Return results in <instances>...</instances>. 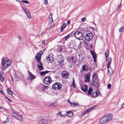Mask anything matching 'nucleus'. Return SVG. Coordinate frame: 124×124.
<instances>
[{
    "label": "nucleus",
    "instance_id": "1",
    "mask_svg": "<svg viewBox=\"0 0 124 124\" xmlns=\"http://www.w3.org/2000/svg\"><path fill=\"white\" fill-rule=\"evenodd\" d=\"M11 62L10 60H8L5 61V58H3L2 59L1 65L2 66L3 69L5 70L11 64Z\"/></svg>",
    "mask_w": 124,
    "mask_h": 124
},
{
    "label": "nucleus",
    "instance_id": "2",
    "mask_svg": "<svg viewBox=\"0 0 124 124\" xmlns=\"http://www.w3.org/2000/svg\"><path fill=\"white\" fill-rule=\"evenodd\" d=\"M56 58L58 62L59 63V65L60 66H61L64 64V59L61 54L58 55Z\"/></svg>",
    "mask_w": 124,
    "mask_h": 124
},
{
    "label": "nucleus",
    "instance_id": "3",
    "mask_svg": "<svg viewBox=\"0 0 124 124\" xmlns=\"http://www.w3.org/2000/svg\"><path fill=\"white\" fill-rule=\"evenodd\" d=\"M99 81L97 75L95 73L93 74V86L96 88L98 87L99 86L98 83Z\"/></svg>",
    "mask_w": 124,
    "mask_h": 124
},
{
    "label": "nucleus",
    "instance_id": "4",
    "mask_svg": "<svg viewBox=\"0 0 124 124\" xmlns=\"http://www.w3.org/2000/svg\"><path fill=\"white\" fill-rule=\"evenodd\" d=\"M74 36L79 40H83L84 38L83 34L80 32L77 31L74 34Z\"/></svg>",
    "mask_w": 124,
    "mask_h": 124
},
{
    "label": "nucleus",
    "instance_id": "5",
    "mask_svg": "<svg viewBox=\"0 0 124 124\" xmlns=\"http://www.w3.org/2000/svg\"><path fill=\"white\" fill-rule=\"evenodd\" d=\"M62 87V84L59 82H56L54 84L52 88L54 89L58 90L60 89Z\"/></svg>",
    "mask_w": 124,
    "mask_h": 124
},
{
    "label": "nucleus",
    "instance_id": "6",
    "mask_svg": "<svg viewBox=\"0 0 124 124\" xmlns=\"http://www.w3.org/2000/svg\"><path fill=\"white\" fill-rule=\"evenodd\" d=\"M93 38V34L91 33L87 34L85 36V40L88 41H90Z\"/></svg>",
    "mask_w": 124,
    "mask_h": 124
},
{
    "label": "nucleus",
    "instance_id": "7",
    "mask_svg": "<svg viewBox=\"0 0 124 124\" xmlns=\"http://www.w3.org/2000/svg\"><path fill=\"white\" fill-rule=\"evenodd\" d=\"M44 80L45 84L49 85L51 83L52 79L50 77L48 76L45 77Z\"/></svg>",
    "mask_w": 124,
    "mask_h": 124
},
{
    "label": "nucleus",
    "instance_id": "8",
    "mask_svg": "<svg viewBox=\"0 0 124 124\" xmlns=\"http://www.w3.org/2000/svg\"><path fill=\"white\" fill-rule=\"evenodd\" d=\"M107 122L110 121L112 118V115L110 114H108L104 116Z\"/></svg>",
    "mask_w": 124,
    "mask_h": 124
},
{
    "label": "nucleus",
    "instance_id": "9",
    "mask_svg": "<svg viewBox=\"0 0 124 124\" xmlns=\"http://www.w3.org/2000/svg\"><path fill=\"white\" fill-rule=\"evenodd\" d=\"M107 122L110 121L112 118V115L110 114H108L104 116Z\"/></svg>",
    "mask_w": 124,
    "mask_h": 124
},
{
    "label": "nucleus",
    "instance_id": "10",
    "mask_svg": "<svg viewBox=\"0 0 124 124\" xmlns=\"http://www.w3.org/2000/svg\"><path fill=\"white\" fill-rule=\"evenodd\" d=\"M69 75V73L66 71H64L62 72L61 73V76L62 77L64 78H67Z\"/></svg>",
    "mask_w": 124,
    "mask_h": 124
},
{
    "label": "nucleus",
    "instance_id": "11",
    "mask_svg": "<svg viewBox=\"0 0 124 124\" xmlns=\"http://www.w3.org/2000/svg\"><path fill=\"white\" fill-rule=\"evenodd\" d=\"M77 60V58L74 57H72L69 58L68 60V62L71 63H74L76 65V60Z\"/></svg>",
    "mask_w": 124,
    "mask_h": 124
},
{
    "label": "nucleus",
    "instance_id": "12",
    "mask_svg": "<svg viewBox=\"0 0 124 124\" xmlns=\"http://www.w3.org/2000/svg\"><path fill=\"white\" fill-rule=\"evenodd\" d=\"M29 77L28 79L30 80H32L36 78V76L33 75L29 70L28 71Z\"/></svg>",
    "mask_w": 124,
    "mask_h": 124
},
{
    "label": "nucleus",
    "instance_id": "13",
    "mask_svg": "<svg viewBox=\"0 0 124 124\" xmlns=\"http://www.w3.org/2000/svg\"><path fill=\"white\" fill-rule=\"evenodd\" d=\"M46 59L47 62L49 63H51L52 62L54 61V58L53 57L51 56L46 57Z\"/></svg>",
    "mask_w": 124,
    "mask_h": 124
},
{
    "label": "nucleus",
    "instance_id": "14",
    "mask_svg": "<svg viewBox=\"0 0 124 124\" xmlns=\"http://www.w3.org/2000/svg\"><path fill=\"white\" fill-rule=\"evenodd\" d=\"M78 56H79V60L80 62L82 63L85 62V57L84 55L81 54H79Z\"/></svg>",
    "mask_w": 124,
    "mask_h": 124
},
{
    "label": "nucleus",
    "instance_id": "15",
    "mask_svg": "<svg viewBox=\"0 0 124 124\" xmlns=\"http://www.w3.org/2000/svg\"><path fill=\"white\" fill-rule=\"evenodd\" d=\"M108 73L109 74V75L111 76L113 73L114 71L110 67V66L109 67L108 66Z\"/></svg>",
    "mask_w": 124,
    "mask_h": 124
},
{
    "label": "nucleus",
    "instance_id": "16",
    "mask_svg": "<svg viewBox=\"0 0 124 124\" xmlns=\"http://www.w3.org/2000/svg\"><path fill=\"white\" fill-rule=\"evenodd\" d=\"M39 124H47V122L46 120L42 119L39 121Z\"/></svg>",
    "mask_w": 124,
    "mask_h": 124
},
{
    "label": "nucleus",
    "instance_id": "17",
    "mask_svg": "<svg viewBox=\"0 0 124 124\" xmlns=\"http://www.w3.org/2000/svg\"><path fill=\"white\" fill-rule=\"evenodd\" d=\"M100 123L102 124H105L107 122L104 116L100 119Z\"/></svg>",
    "mask_w": 124,
    "mask_h": 124
},
{
    "label": "nucleus",
    "instance_id": "18",
    "mask_svg": "<svg viewBox=\"0 0 124 124\" xmlns=\"http://www.w3.org/2000/svg\"><path fill=\"white\" fill-rule=\"evenodd\" d=\"M93 109V107L87 109L83 112L82 114V116H83L85 114H86L91 111L92 109Z\"/></svg>",
    "mask_w": 124,
    "mask_h": 124
},
{
    "label": "nucleus",
    "instance_id": "19",
    "mask_svg": "<svg viewBox=\"0 0 124 124\" xmlns=\"http://www.w3.org/2000/svg\"><path fill=\"white\" fill-rule=\"evenodd\" d=\"M99 95V91L98 89H96L95 91L93 92V97H96Z\"/></svg>",
    "mask_w": 124,
    "mask_h": 124
},
{
    "label": "nucleus",
    "instance_id": "20",
    "mask_svg": "<svg viewBox=\"0 0 124 124\" xmlns=\"http://www.w3.org/2000/svg\"><path fill=\"white\" fill-rule=\"evenodd\" d=\"M90 74H87L85 77V82H89L90 81Z\"/></svg>",
    "mask_w": 124,
    "mask_h": 124
},
{
    "label": "nucleus",
    "instance_id": "21",
    "mask_svg": "<svg viewBox=\"0 0 124 124\" xmlns=\"http://www.w3.org/2000/svg\"><path fill=\"white\" fill-rule=\"evenodd\" d=\"M87 86L86 85H83L81 87L82 90L84 92H86L87 90Z\"/></svg>",
    "mask_w": 124,
    "mask_h": 124
},
{
    "label": "nucleus",
    "instance_id": "22",
    "mask_svg": "<svg viewBox=\"0 0 124 124\" xmlns=\"http://www.w3.org/2000/svg\"><path fill=\"white\" fill-rule=\"evenodd\" d=\"M82 69L84 71H86L88 70V67L87 65H84L82 66Z\"/></svg>",
    "mask_w": 124,
    "mask_h": 124
},
{
    "label": "nucleus",
    "instance_id": "23",
    "mask_svg": "<svg viewBox=\"0 0 124 124\" xmlns=\"http://www.w3.org/2000/svg\"><path fill=\"white\" fill-rule=\"evenodd\" d=\"M16 119L20 121H22L23 120V119L22 116L19 115L18 114Z\"/></svg>",
    "mask_w": 124,
    "mask_h": 124
},
{
    "label": "nucleus",
    "instance_id": "24",
    "mask_svg": "<svg viewBox=\"0 0 124 124\" xmlns=\"http://www.w3.org/2000/svg\"><path fill=\"white\" fill-rule=\"evenodd\" d=\"M66 113L67 114V116L69 117H71L73 116V114L70 111L67 112Z\"/></svg>",
    "mask_w": 124,
    "mask_h": 124
},
{
    "label": "nucleus",
    "instance_id": "25",
    "mask_svg": "<svg viewBox=\"0 0 124 124\" xmlns=\"http://www.w3.org/2000/svg\"><path fill=\"white\" fill-rule=\"evenodd\" d=\"M52 14L51 13L50 14L49 16V23H52L53 22V20L52 18Z\"/></svg>",
    "mask_w": 124,
    "mask_h": 124
},
{
    "label": "nucleus",
    "instance_id": "26",
    "mask_svg": "<svg viewBox=\"0 0 124 124\" xmlns=\"http://www.w3.org/2000/svg\"><path fill=\"white\" fill-rule=\"evenodd\" d=\"M41 55L39 54H38L36 56V58L38 62H39L41 59Z\"/></svg>",
    "mask_w": 124,
    "mask_h": 124
},
{
    "label": "nucleus",
    "instance_id": "27",
    "mask_svg": "<svg viewBox=\"0 0 124 124\" xmlns=\"http://www.w3.org/2000/svg\"><path fill=\"white\" fill-rule=\"evenodd\" d=\"M9 121V118H8L7 117L4 118L3 119V121L5 123H7Z\"/></svg>",
    "mask_w": 124,
    "mask_h": 124
},
{
    "label": "nucleus",
    "instance_id": "28",
    "mask_svg": "<svg viewBox=\"0 0 124 124\" xmlns=\"http://www.w3.org/2000/svg\"><path fill=\"white\" fill-rule=\"evenodd\" d=\"M57 115L59 116L62 117H65L66 116L65 115L62 114H61V112H58L57 113Z\"/></svg>",
    "mask_w": 124,
    "mask_h": 124
},
{
    "label": "nucleus",
    "instance_id": "29",
    "mask_svg": "<svg viewBox=\"0 0 124 124\" xmlns=\"http://www.w3.org/2000/svg\"><path fill=\"white\" fill-rule=\"evenodd\" d=\"M7 93L9 95L11 96L13 95V93L9 89H7Z\"/></svg>",
    "mask_w": 124,
    "mask_h": 124
},
{
    "label": "nucleus",
    "instance_id": "30",
    "mask_svg": "<svg viewBox=\"0 0 124 124\" xmlns=\"http://www.w3.org/2000/svg\"><path fill=\"white\" fill-rule=\"evenodd\" d=\"M27 15V17L29 19H31V16L30 14V13L29 12V11H28L27 12V13H25Z\"/></svg>",
    "mask_w": 124,
    "mask_h": 124
},
{
    "label": "nucleus",
    "instance_id": "31",
    "mask_svg": "<svg viewBox=\"0 0 124 124\" xmlns=\"http://www.w3.org/2000/svg\"><path fill=\"white\" fill-rule=\"evenodd\" d=\"M112 60V58H111L110 57L109 58L108 60V66L110 67V66Z\"/></svg>",
    "mask_w": 124,
    "mask_h": 124
},
{
    "label": "nucleus",
    "instance_id": "32",
    "mask_svg": "<svg viewBox=\"0 0 124 124\" xmlns=\"http://www.w3.org/2000/svg\"><path fill=\"white\" fill-rule=\"evenodd\" d=\"M49 72L48 71H42L40 72V74L41 75H45L46 74L49 73Z\"/></svg>",
    "mask_w": 124,
    "mask_h": 124
},
{
    "label": "nucleus",
    "instance_id": "33",
    "mask_svg": "<svg viewBox=\"0 0 124 124\" xmlns=\"http://www.w3.org/2000/svg\"><path fill=\"white\" fill-rule=\"evenodd\" d=\"M93 91L92 88V87H90L89 88L88 94H90L92 93V92Z\"/></svg>",
    "mask_w": 124,
    "mask_h": 124
},
{
    "label": "nucleus",
    "instance_id": "34",
    "mask_svg": "<svg viewBox=\"0 0 124 124\" xmlns=\"http://www.w3.org/2000/svg\"><path fill=\"white\" fill-rule=\"evenodd\" d=\"M17 115L18 114L14 113H12L11 114L12 116L15 118L17 116Z\"/></svg>",
    "mask_w": 124,
    "mask_h": 124
},
{
    "label": "nucleus",
    "instance_id": "35",
    "mask_svg": "<svg viewBox=\"0 0 124 124\" xmlns=\"http://www.w3.org/2000/svg\"><path fill=\"white\" fill-rule=\"evenodd\" d=\"M97 57V55H96V54L95 53L93 52V59L94 61L95 62H96V58Z\"/></svg>",
    "mask_w": 124,
    "mask_h": 124
},
{
    "label": "nucleus",
    "instance_id": "36",
    "mask_svg": "<svg viewBox=\"0 0 124 124\" xmlns=\"http://www.w3.org/2000/svg\"><path fill=\"white\" fill-rule=\"evenodd\" d=\"M22 9L25 13H27V12L29 11L28 10H27L26 8L25 7H22Z\"/></svg>",
    "mask_w": 124,
    "mask_h": 124
},
{
    "label": "nucleus",
    "instance_id": "37",
    "mask_svg": "<svg viewBox=\"0 0 124 124\" xmlns=\"http://www.w3.org/2000/svg\"><path fill=\"white\" fill-rule=\"evenodd\" d=\"M108 50L107 49V50L106 51L105 53V55L106 56V57L107 59V60L108 58Z\"/></svg>",
    "mask_w": 124,
    "mask_h": 124
},
{
    "label": "nucleus",
    "instance_id": "38",
    "mask_svg": "<svg viewBox=\"0 0 124 124\" xmlns=\"http://www.w3.org/2000/svg\"><path fill=\"white\" fill-rule=\"evenodd\" d=\"M21 1L22 2L24 3L25 4H29L30 2L27 0H22Z\"/></svg>",
    "mask_w": 124,
    "mask_h": 124
},
{
    "label": "nucleus",
    "instance_id": "39",
    "mask_svg": "<svg viewBox=\"0 0 124 124\" xmlns=\"http://www.w3.org/2000/svg\"><path fill=\"white\" fill-rule=\"evenodd\" d=\"M38 68L40 70H42L43 69V67L42 66H40L39 65H38Z\"/></svg>",
    "mask_w": 124,
    "mask_h": 124
},
{
    "label": "nucleus",
    "instance_id": "40",
    "mask_svg": "<svg viewBox=\"0 0 124 124\" xmlns=\"http://www.w3.org/2000/svg\"><path fill=\"white\" fill-rule=\"evenodd\" d=\"M72 105H71L73 107H74L75 106H77L78 105V103H72Z\"/></svg>",
    "mask_w": 124,
    "mask_h": 124
},
{
    "label": "nucleus",
    "instance_id": "41",
    "mask_svg": "<svg viewBox=\"0 0 124 124\" xmlns=\"http://www.w3.org/2000/svg\"><path fill=\"white\" fill-rule=\"evenodd\" d=\"M4 78L2 76H0V80L1 82H3L4 81Z\"/></svg>",
    "mask_w": 124,
    "mask_h": 124
},
{
    "label": "nucleus",
    "instance_id": "42",
    "mask_svg": "<svg viewBox=\"0 0 124 124\" xmlns=\"http://www.w3.org/2000/svg\"><path fill=\"white\" fill-rule=\"evenodd\" d=\"M124 28L123 26H122V27H121L119 29V32H121L124 29Z\"/></svg>",
    "mask_w": 124,
    "mask_h": 124
},
{
    "label": "nucleus",
    "instance_id": "43",
    "mask_svg": "<svg viewBox=\"0 0 124 124\" xmlns=\"http://www.w3.org/2000/svg\"><path fill=\"white\" fill-rule=\"evenodd\" d=\"M66 26L67 24L66 23H63L62 27V28H64L66 27Z\"/></svg>",
    "mask_w": 124,
    "mask_h": 124
},
{
    "label": "nucleus",
    "instance_id": "44",
    "mask_svg": "<svg viewBox=\"0 0 124 124\" xmlns=\"http://www.w3.org/2000/svg\"><path fill=\"white\" fill-rule=\"evenodd\" d=\"M48 88V86H44L43 88V91H44L45 89H47Z\"/></svg>",
    "mask_w": 124,
    "mask_h": 124
},
{
    "label": "nucleus",
    "instance_id": "45",
    "mask_svg": "<svg viewBox=\"0 0 124 124\" xmlns=\"http://www.w3.org/2000/svg\"><path fill=\"white\" fill-rule=\"evenodd\" d=\"M72 85L74 87L75 86V80L74 78L73 79V81L72 83Z\"/></svg>",
    "mask_w": 124,
    "mask_h": 124
},
{
    "label": "nucleus",
    "instance_id": "46",
    "mask_svg": "<svg viewBox=\"0 0 124 124\" xmlns=\"http://www.w3.org/2000/svg\"><path fill=\"white\" fill-rule=\"evenodd\" d=\"M44 3L45 5H46L47 4L48 1L47 0H44Z\"/></svg>",
    "mask_w": 124,
    "mask_h": 124
},
{
    "label": "nucleus",
    "instance_id": "47",
    "mask_svg": "<svg viewBox=\"0 0 124 124\" xmlns=\"http://www.w3.org/2000/svg\"><path fill=\"white\" fill-rule=\"evenodd\" d=\"M70 34H68L67 36H65V37H64V38L66 40L70 36Z\"/></svg>",
    "mask_w": 124,
    "mask_h": 124
},
{
    "label": "nucleus",
    "instance_id": "48",
    "mask_svg": "<svg viewBox=\"0 0 124 124\" xmlns=\"http://www.w3.org/2000/svg\"><path fill=\"white\" fill-rule=\"evenodd\" d=\"M54 103H52L50 104L49 106V107H53L54 106Z\"/></svg>",
    "mask_w": 124,
    "mask_h": 124
},
{
    "label": "nucleus",
    "instance_id": "49",
    "mask_svg": "<svg viewBox=\"0 0 124 124\" xmlns=\"http://www.w3.org/2000/svg\"><path fill=\"white\" fill-rule=\"evenodd\" d=\"M111 86V85L110 84H108L107 85L108 88L109 89Z\"/></svg>",
    "mask_w": 124,
    "mask_h": 124
},
{
    "label": "nucleus",
    "instance_id": "50",
    "mask_svg": "<svg viewBox=\"0 0 124 124\" xmlns=\"http://www.w3.org/2000/svg\"><path fill=\"white\" fill-rule=\"evenodd\" d=\"M96 35H95V36H96V39H95V40H96V39L97 38V35H98V32L97 31H96Z\"/></svg>",
    "mask_w": 124,
    "mask_h": 124
},
{
    "label": "nucleus",
    "instance_id": "51",
    "mask_svg": "<svg viewBox=\"0 0 124 124\" xmlns=\"http://www.w3.org/2000/svg\"><path fill=\"white\" fill-rule=\"evenodd\" d=\"M59 50H58L59 52L61 51L62 50V48L61 47H59Z\"/></svg>",
    "mask_w": 124,
    "mask_h": 124
},
{
    "label": "nucleus",
    "instance_id": "52",
    "mask_svg": "<svg viewBox=\"0 0 124 124\" xmlns=\"http://www.w3.org/2000/svg\"><path fill=\"white\" fill-rule=\"evenodd\" d=\"M15 78H18L19 77V76H18V75L17 74H15Z\"/></svg>",
    "mask_w": 124,
    "mask_h": 124
},
{
    "label": "nucleus",
    "instance_id": "53",
    "mask_svg": "<svg viewBox=\"0 0 124 124\" xmlns=\"http://www.w3.org/2000/svg\"><path fill=\"white\" fill-rule=\"evenodd\" d=\"M3 71L0 72V76H1L2 75H3Z\"/></svg>",
    "mask_w": 124,
    "mask_h": 124
},
{
    "label": "nucleus",
    "instance_id": "54",
    "mask_svg": "<svg viewBox=\"0 0 124 124\" xmlns=\"http://www.w3.org/2000/svg\"><path fill=\"white\" fill-rule=\"evenodd\" d=\"M121 3L120 4V5L119 6H118V8H120L121 7Z\"/></svg>",
    "mask_w": 124,
    "mask_h": 124
},
{
    "label": "nucleus",
    "instance_id": "55",
    "mask_svg": "<svg viewBox=\"0 0 124 124\" xmlns=\"http://www.w3.org/2000/svg\"><path fill=\"white\" fill-rule=\"evenodd\" d=\"M70 23V20H68L67 22V24L68 25Z\"/></svg>",
    "mask_w": 124,
    "mask_h": 124
},
{
    "label": "nucleus",
    "instance_id": "56",
    "mask_svg": "<svg viewBox=\"0 0 124 124\" xmlns=\"http://www.w3.org/2000/svg\"><path fill=\"white\" fill-rule=\"evenodd\" d=\"M94 64V67H96V68H97V63H96L95 62V64Z\"/></svg>",
    "mask_w": 124,
    "mask_h": 124
},
{
    "label": "nucleus",
    "instance_id": "57",
    "mask_svg": "<svg viewBox=\"0 0 124 124\" xmlns=\"http://www.w3.org/2000/svg\"><path fill=\"white\" fill-rule=\"evenodd\" d=\"M81 20L83 21H85V18H82L81 19Z\"/></svg>",
    "mask_w": 124,
    "mask_h": 124
},
{
    "label": "nucleus",
    "instance_id": "58",
    "mask_svg": "<svg viewBox=\"0 0 124 124\" xmlns=\"http://www.w3.org/2000/svg\"><path fill=\"white\" fill-rule=\"evenodd\" d=\"M91 53L92 56V57H93V51L91 50Z\"/></svg>",
    "mask_w": 124,
    "mask_h": 124
},
{
    "label": "nucleus",
    "instance_id": "59",
    "mask_svg": "<svg viewBox=\"0 0 124 124\" xmlns=\"http://www.w3.org/2000/svg\"><path fill=\"white\" fill-rule=\"evenodd\" d=\"M42 44H45V41L43 40L42 42Z\"/></svg>",
    "mask_w": 124,
    "mask_h": 124
},
{
    "label": "nucleus",
    "instance_id": "60",
    "mask_svg": "<svg viewBox=\"0 0 124 124\" xmlns=\"http://www.w3.org/2000/svg\"><path fill=\"white\" fill-rule=\"evenodd\" d=\"M68 103L70 104L71 105H72V103H71L70 101H68Z\"/></svg>",
    "mask_w": 124,
    "mask_h": 124
},
{
    "label": "nucleus",
    "instance_id": "61",
    "mask_svg": "<svg viewBox=\"0 0 124 124\" xmlns=\"http://www.w3.org/2000/svg\"><path fill=\"white\" fill-rule=\"evenodd\" d=\"M63 28H62V27L61 29V32H62L63 31Z\"/></svg>",
    "mask_w": 124,
    "mask_h": 124
},
{
    "label": "nucleus",
    "instance_id": "62",
    "mask_svg": "<svg viewBox=\"0 0 124 124\" xmlns=\"http://www.w3.org/2000/svg\"><path fill=\"white\" fill-rule=\"evenodd\" d=\"M90 47L91 48H93V45L92 44H91L90 45Z\"/></svg>",
    "mask_w": 124,
    "mask_h": 124
},
{
    "label": "nucleus",
    "instance_id": "63",
    "mask_svg": "<svg viewBox=\"0 0 124 124\" xmlns=\"http://www.w3.org/2000/svg\"><path fill=\"white\" fill-rule=\"evenodd\" d=\"M85 45H87V42H85Z\"/></svg>",
    "mask_w": 124,
    "mask_h": 124
},
{
    "label": "nucleus",
    "instance_id": "64",
    "mask_svg": "<svg viewBox=\"0 0 124 124\" xmlns=\"http://www.w3.org/2000/svg\"><path fill=\"white\" fill-rule=\"evenodd\" d=\"M98 106L97 105H95L93 106V108H95L97 106Z\"/></svg>",
    "mask_w": 124,
    "mask_h": 124
}]
</instances>
